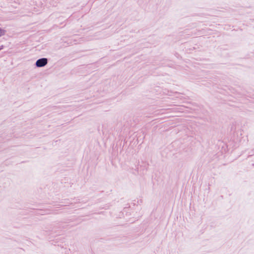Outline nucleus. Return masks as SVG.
Returning <instances> with one entry per match:
<instances>
[{
  "instance_id": "1",
  "label": "nucleus",
  "mask_w": 254,
  "mask_h": 254,
  "mask_svg": "<svg viewBox=\"0 0 254 254\" xmlns=\"http://www.w3.org/2000/svg\"><path fill=\"white\" fill-rule=\"evenodd\" d=\"M47 64V59L46 58L40 59L37 61L36 65L38 67H42Z\"/></svg>"
},
{
  "instance_id": "2",
  "label": "nucleus",
  "mask_w": 254,
  "mask_h": 254,
  "mask_svg": "<svg viewBox=\"0 0 254 254\" xmlns=\"http://www.w3.org/2000/svg\"><path fill=\"white\" fill-rule=\"evenodd\" d=\"M4 33H5V31L4 30L1 29L0 28V36H1V35H3L4 34Z\"/></svg>"
}]
</instances>
